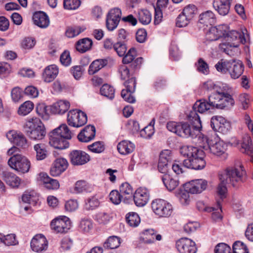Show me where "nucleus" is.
I'll list each match as a JSON object with an SVG mask.
<instances>
[{"instance_id": "0e129e2a", "label": "nucleus", "mask_w": 253, "mask_h": 253, "mask_svg": "<svg viewBox=\"0 0 253 253\" xmlns=\"http://www.w3.org/2000/svg\"><path fill=\"white\" fill-rule=\"evenodd\" d=\"M93 225L91 220L83 219L81 221L80 228L84 232H88L92 228Z\"/></svg>"}, {"instance_id": "4d7b16f0", "label": "nucleus", "mask_w": 253, "mask_h": 253, "mask_svg": "<svg viewBox=\"0 0 253 253\" xmlns=\"http://www.w3.org/2000/svg\"><path fill=\"white\" fill-rule=\"evenodd\" d=\"M96 219L99 223L106 224L109 222L111 216L108 213L101 211L96 214Z\"/></svg>"}, {"instance_id": "c85d7f7f", "label": "nucleus", "mask_w": 253, "mask_h": 253, "mask_svg": "<svg viewBox=\"0 0 253 253\" xmlns=\"http://www.w3.org/2000/svg\"><path fill=\"white\" fill-rule=\"evenodd\" d=\"M39 180L42 182L44 187L48 189L55 190L59 187V182L50 178L46 173L41 172L39 174Z\"/></svg>"}, {"instance_id": "3c124183", "label": "nucleus", "mask_w": 253, "mask_h": 253, "mask_svg": "<svg viewBox=\"0 0 253 253\" xmlns=\"http://www.w3.org/2000/svg\"><path fill=\"white\" fill-rule=\"evenodd\" d=\"M109 199L114 204L118 205L122 200L124 201V196L117 190H112L109 194Z\"/></svg>"}, {"instance_id": "cd10ccee", "label": "nucleus", "mask_w": 253, "mask_h": 253, "mask_svg": "<svg viewBox=\"0 0 253 253\" xmlns=\"http://www.w3.org/2000/svg\"><path fill=\"white\" fill-rule=\"evenodd\" d=\"M34 23L41 28H45L49 25V19L47 15L42 11L35 12L33 16Z\"/></svg>"}, {"instance_id": "9d476101", "label": "nucleus", "mask_w": 253, "mask_h": 253, "mask_svg": "<svg viewBox=\"0 0 253 253\" xmlns=\"http://www.w3.org/2000/svg\"><path fill=\"white\" fill-rule=\"evenodd\" d=\"M87 122V116L83 111L75 109L70 110L67 115V123L71 126L80 127Z\"/></svg>"}, {"instance_id": "de8ad7c7", "label": "nucleus", "mask_w": 253, "mask_h": 253, "mask_svg": "<svg viewBox=\"0 0 253 253\" xmlns=\"http://www.w3.org/2000/svg\"><path fill=\"white\" fill-rule=\"evenodd\" d=\"M232 253H249L247 246L242 242L236 241L232 246Z\"/></svg>"}, {"instance_id": "6e6d98bb", "label": "nucleus", "mask_w": 253, "mask_h": 253, "mask_svg": "<svg viewBox=\"0 0 253 253\" xmlns=\"http://www.w3.org/2000/svg\"><path fill=\"white\" fill-rule=\"evenodd\" d=\"M114 49L119 56H123L126 53L127 50L126 44L121 42H118L114 44Z\"/></svg>"}, {"instance_id": "680f3d73", "label": "nucleus", "mask_w": 253, "mask_h": 253, "mask_svg": "<svg viewBox=\"0 0 253 253\" xmlns=\"http://www.w3.org/2000/svg\"><path fill=\"white\" fill-rule=\"evenodd\" d=\"M154 133L153 125H149L145 126L140 131L141 137L144 138H149Z\"/></svg>"}, {"instance_id": "72a5a7b5", "label": "nucleus", "mask_w": 253, "mask_h": 253, "mask_svg": "<svg viewBox=\"0 0 253 253\" xmlns=\"http://www.w3.org/2000/svg\"><path fill=\"white\" fill-rule=\"evenodd\" d=\"M3 180L12 187H18L20 183V179L15 174L4 171L2 172Z\"/></svg>"}, {"instance_id": "09e8293b", "label": "nucleus", "mask_w": 253, "mask_h": 253, "mask_svg": "<svg viewBox=\"0 0 253 253\" xmlns=\"http://www.w3.org/2000/svg\"><path fill=\"white\" fill-rule=\"evenodd\" d=\"M34 108V104L30 101H25L19 108L18 113L25 116L29 114Z\"/></svg>"}, {"instance_id": "6e6552de", "label": "nucleus", "mask_w": 253, "mask_h": 253, "mask_svg": "<svg viewBox=\"0 0 253 253\" xmlns=\"http://www.w3.org/2000/svg\"><path fill=\"white\" fill-rule=\"evenodd\" d=\"M8 164L12 169L23 173L28 172L31 167L29 160L18 154L11 157L8 161Z\"/></svg>"}, {"instance_id": "5701e85b", "label": "nucleus", "mask_w": 253, "mask_h": 253, "mask_svg": "<svg viewBox=\"0 0 253 253\" xmlns=\"http://www.w3.org/2000/svg\"><path fill=\"white\" fill-rule=\"evenodd\" d=\"M149 193L145 188H138L133 194V200L137 206L142 207L148 202Z\"/></svg>"}, {"instance_id": "8fccbe9b", "label": "nucleus", "mask_w": 253, "mask_h": 253, "mask_svg": "<svg viewBox=\"0 0 253 253\" xmlns=\"http://www.w3.org/2000/svg\"><path fill=\"white\" fill-rule=\"evenodd\" d=\"M182 12L192 20L197 13V8L194 4H189L183 8Z\"/></svg>"}, {"instance_id": "a878e982", "label": "nucleus", "mask_w": 253, "mask_h": 253, "mask_svg": "<svg viewBox=\"0 0 253 253\" xmlns=\"http://www.w3.org/2000/svg\"><path fill=\"white\" fill-rule=\"evenodd\" d=\"M232 0H213V7L219 14L226 15L229 12Z\"/></svg>"}, {"instance_id": "a19ab883", "label": "nucleus", "mask_w": 253, "mask_h": 253, "mask_svg": "<svg viewBox=\"0 0 253 253\" xmlns=\"http://www.w3.org/2000/svg\"><path fill=\"white\" fill-rule=\"evenodd\" d=\"M241 151L243 153L251 155L253 153V146L250 136L246 135L243 137Z\"/></svg>"}, {"instance_id": "13d9d810", "label": "nucleus", "mask_w": 253, "mask_h": 253, "mask_svg": "<svg viewBox=\"0 0 253 253\" xmlns=\"http://www.w3.org/2000/svg\"><path fill=\"white\" fill-rule=\"evenodd\" d=\"M191 20L182 12L176 19V25L178 27H184L188 25Z\"/></svg>"}, {"instance_id": "e2e57ef3", "label": "nucleus", "mask_w": 253, "mask_h": 253, "mask_svg": "<svg viewBox=\"0 0 253 253\" xmlns=\"http://www.w3.org/2000/svg\"><path fill=\"white\" fill-rule=\"evenodd\" d=\"M88 187V186L85 181L79 180L76 183L74 190L76 193H80L87 190Z\"/></svg>"}, {"instance_id": "4468645a", "label": "nucleus", "mask_w": 253, "mask_h": 253, "mask_svg": "<svg viewBox=\"0 0 253 253\" xmlns=\"http://www.w3.org/2000/svg\"><path fill=\"white\" fill-rule=\"evenodd\" d=\"M136 56V49L134 48H131L123 58L122 62L124 64L130 63L129 67L131 71H134L140 68L142 64L143 58L138 57L134 59Z\"/></svg>"}, {"instance_id": "a211bd4d", "label": "nucleus", "mask_w": 253, "mask_h": 253, "mask_svg": "<svg viewBox=\"0 0 253 253\" xmlns=\"http://www.w3.org/2000/svg\"><path fill=\"white\" fill-rule=\"evenodd\" d=\"M30 246L34 252L42 253L47 249L48 241L43 235L37 234L32 238Z\"/></svg>"}, {"instance_id": "774afa93", "label": "nucleus", "mask_w": 253, "mask_h": 253, "mask_svg": "<svg viewBox=\"0 0 253 253\" xmlns=\"http://www.w3.org/2000/svg\"><path fill=\"white\" fill-rule=\"evenodd\" d=\"M61 64L65 66H68L71 64V58L68 51H65L60 56V58Z\"/></svg>"}, {"instance_id": "4be33fe9", "label": "nucleus", "mask_w": 253, "mask_h": 253, "mask_svg": "<svg viewBox=\"0 0 253 253\" xmlns=\"http://www.w3.org/2000/svg\"><path fill=\"white\" fill-rule=\"evenodd\" d=\"M6 137L10 142L20 147L26 148L28 146L26 138L21 133H17L14 130H10L7 133Z\"/></svg>"}, {"instance_id": "4c0bfd02", "label": "nucleus", "mask_w": 253, "mask_h": 253, "mask_svg": "<svg viewBox=\"0 0 253 253\" xmlns=\"http://www.w3.org/2000/svg\"><path fill=\"white\" fill-rule=\"evenodd\" d=\"M92 41L91 39L86 38L79 40L76 43L77 50L81 53H84L91 48Z\"/></svg>"}, {"instance_id": "79ce46f5", "label": "nucleus", "mask_w": 253, "mask_h": 253, "mask_svg": "<svg viewBox=\"0 0 253 253\" xmlns=\"http://www.w3.org/2000/svg\"><path fill=\"white\" fill-rule=\"evenodd\" d=\"M34 149L36 152V158L38 160H42L46 157L47 150L44 144H37L34 145Z\"/></svg>"}, {"instance_id": "f8f14e48", "label": "nucleus", "mask_w": 253, "mask_h": 253, "mask_svg": "<svg viewBox=\"0 0 253 253\" xmlns=\"http://www.w3.org/2000/svg\"><path fill=\"white\" fill-rule=\"evenodd\" d=\"M71 226V221L66 216L57 217L53 219L50 223L51 229L56 233H66Z\"/></svg>"}, {"instance_id": "2f4dec72", "label": "nucleus", "mask_w": 253, "mask_h": 253, "mask_svg": "<svg viewBox=\"0 0 253 253\" xmlns=\"http://www.w3.org/2000/svg\"><path fill=\"white\" fill-rule=\"evenodd\" d=\"M215 16L211 10H207L200 14L199 22L204 26L211 25L215 22Z\"/></svg>"}, {"instance_id": "5fc2aeb1", "label": "nucleus", "mask_w": 253, "mask_h": 253, "mask_svg": "<svg viewBox=\"0 0 253 253\" xmlns=\"http://www.w3.org/2000/svg\"><path fill=\"white\" fill-rule=\"evenodd\" d=\"M80 0H64V7L68 10H75L80 5Z\"/></svg>"}, {"instance_id": "e433bc0d", "label": "nucleus", "mask_w": 253, "mask_h": 253, "mask_svg": "<svg viewBox=\"0 0 253 253\" xmlns=\"http://www.w3.org/2000/svg\"><path fill=\"white\" fill-rule=\"evenodd\" d=\"M202 150L193 146H183L180 149V153L183 156L187 157V159H190L193 158L200 152V151Z\"/></svg>"}, {"instance_id": "c9c22d12", "label": "nucleus", "mask_w": 253, "mask_h": 253, "mask_svg": "<svg viewBox=\"0 0 253 253\" xmlns=\"http://www.w3.org/2000/svg\"><path fill=\"white\" fill-rule=\"evenodd\" d=\"M135 148V145L130 141L123 140L117 146L119 152L122 155H126L132 153Z\"/></svg>"}, {"instance_id": "9b49d317", "label": "nucleus", "mask_w": 253, "mask_h": 253, "mask_svg": "<svg viewBox=\"0 0 253 253\" xmlns=\"http://www.w3.org/2000/svg\"><path fill=\"white\" fill-rule=\"evenodd\" d=\"M207 144L203 146L204 152L207 153H211L215 155H220L223 154L225 148L222 141L215 140L205 137L204 138Z\"/></svg>"}, {"instance_id": "ea45409f", "label": "nucleus", "mask_w": 253, "mask_h": 253, "mask_svg": "<svg viewBox=\"0 0 253 253\" xmlns=\"http://www.w3.org/2000/svg\"><path fill=\"white\" fill-rule=\"evenodd\" d=\"M162 180L166 187L169 191L174 190L179 184L177 179L172 178L169 174H164Z\"/></svg>"}, {"instance_id": "a18cd8bd", "label": "nucleus", "mask_w": 253, "mask_h": 253, "mask_svg": "<svg viewBox=\"0 0 253 253\" xmlns=\"http://www.w3.org/2000/svg\"><path fill=\"white\" fill-rule=\"evenodd\" d=\"M138 20L142 24L147 25L151 21V15L146 9H141L138 12Z\"/></svg>"}, {"instance_id": "7ed1b4c3", "label": "nucleus", "mask_w": 253, "mask_h": 253, "mask_svg": "<svg viewBox=\"0 0 253 253\" xmlns=\"http://www.w3.org/2000/svg\"><path fill=\"white\" fill-rule=\"evenodd\" d=\"M188 118L191 125L188 123H176L170 122L168 123V129L182 137H196L200 133L202 128L201 121L199 116L195 112L189 114Z\"/></svg>"}, {"instance_id": "7c9ffc66", "label": "nucleus", "mask_w": 253, "mask_h": 253, "mask_svg": "<svg viewBox=\"0 0 253 253\" xmlns=\"http://www.w3.org/2000/svg\"><path fill=\"white\" fill-rule=\"evenodd\" d=\"M141 239L145 243L151 244L156 240L160 241L162 236L160 234L156 235L155 230L150 229L145 230L142 233Z\"/></svg>"}, {"instance_id": "f3484780", "label": "nucleus", "mask_w": 253, "mask_h": 253, "mask_svg": "<svg viewBox=\"0 0 253 253\" xmlns=\"http://www.w3.org/2000/svg\"><path fill=\"white\" fill-rule=\"evenodd\" d=\"M69 159L73 165L81 166L90 161V156L83 151L75 150L70 152Z\"/></svg>"}, {"instance_id": "39448f33", "label": "nucleus", "mask_w": 253, "mask_h": 253, "mask_svg": "<svg viewBox=\"0 0 253 253\" xmlns=\"http://www.w3.org/2000/svg\"><path fill=\"white\" fill-rule=\"evenodd\" d=\"M217 71L222 74H229L233 79L239 78L243 74L244 66L240 61L221 59L215 65Z\"/></svg>"}, {"instance_id": "aec40b11", "label": "nucleus", "mask_w": 253, "mask_h": 253, "mask_svg": "<svg viewBox=\"0 0 253 253\" xmlns=\"http://www.w3.org/2000/svg\"><path fill=\"white\" fill-rule=\"evenodd\" d=\"M208 185V182L204 179H195L187 183L184 185V189L190 193H200L205 190Z\"/></svg>"}, {"instance_id": "0eeeda50", "label": "nucleus", "mask_w": 253, "mask_h": 253, "mask_svg": "<svg viewBox=\"0 0 253 253\" xmlns=\"http://www.w3.org/2000/svg\"><path fill=\"white\" fill-rule=\"evenodd\" d=\"M24 129L29 138L34 140L43 139L46 134L44 126L39 118H33L27 122Z\"/></svg>"}, {"instance_id": "20e7f679", "label": "nucleus", "mask_w": 253, "mask_h": 253, "mask_svg": "<svg viewBox=\"0 0 253 253\" xmlns=\"http://www.w3.org/2000/svg\"><path fill=\"white\" fill-rule=\"evenodd\" d=\"M73 135V132L67 125L63 124L50 132L49 143L56 149H65L69 147L68 140L71 139Z\"/></svg>"}, {"instance_id": "603ef678", "label": "nucleus", "mask_w": 253, "mask_h": 253, "mask_svg": "<svg viewBox=\"0 0 253 253\" xmlns=\"http://www.w3.org/2000/svg\"><path fill=\"white\" fill-rule=\"evenodd\" d=\"M100 204L99 201L95 196L87 199L85 203V208L88 210H92L97 208Z\"/></svg>"}, {"instance_id": "6ab92c4d", "label": "nucleus", "mask_w": 253, "mask_h": 253, "mask_svg": "<svg viewBox=\"0 0 253 253\" xmlns=\"http://www.w3.org/2000/svg\"><path fill=\"white\" fill-rule=\"evenodd\" d=\"M126 89H123L121 91L122 98L127 102L133 103L135 101L132 93L135 91L136 86V80L134 78H131L125 83Z\"/></svg>"}, {"instance_id": "b1692460", "label": "nucleus", "mask_w": 253, "mask_h": 253, "mask_svg": "<svg viewBox=\"0 0 253 253\" xmlns=\"http://www.w3.org/2000/svg\"><path fill=\"white\" fill-rule=\"evenodd\" d=\"M170 152L168 150L162 151L160 154L158 164L159 171L164 174H168V167L169 161L170 160Z\"/></svg>"}, {"instance_id": "49530a36", "label": "nucleus", "mask_w": 253, "mask_h": 253, "mask_svg": "<svg viewBox=\"0 0 253 253\" xmlns=\"http://www.w3.org/2000/svg\"><path fill=\"white\" fill-rule=\"evenodd\" d=\"M120 244L119 238L117 236H111L104 243L103 246L105 248L113 249L118 248Z\"/></svg>"}, {"instance_id": "58836bf2", "label": "nucleus", "mask_w": 253, "mask_h": 253, "mask_svg": "<svg viewBox=\"0 0 253 253\" xmlns=\"http://www.w3.org/2000/svg\"><path fill=\"white\" fill-rule=\"evenodd\" d=\"M108 63L106 59H97L92 62L88 70L89 75H93L105 66Z\"/></svg>"}, {"instance_id": "f704fd0d", "label": "nucleus", "mask_w": 253, "mask_h": 253, "mask_svg": "<svg viewBox=\"0 0 253 253\" xmlns=\"http://www.w3.org/2000/svg\"><path fill=\"white\" fill-rule=\"evenodd\" d=\"M120 192L124 196V202L126 204L129 203L133 195V190L131 185L125 182L122 184L120 187Z\"/></svg>"}, {"instance_id": "f257e3e1", "label": "nucleus", "mask_w": 253, "mask_h": 253, "mask_svg": "<svg viewBox=\"0 0 253 253\" xmlns=\"http://www.w3.org/2000/svg\"><path fill=\"white\" fill-rule=\"evenodd\" d=\"M235 104L233 97L229 93L220 91L212 92L208 97V101L205 99L199 100L193 106V110L189 114L195 112L199 116L197 112L203 113L210 109H218L228 110Z\"/></svg>"}, {"instance_id": "bf43d9fd", "label": "nucleus", "mask_w": 253, "mask_h": 253, "mask_svg": "<svg viewBox=\"0 0 253 253\" xmlns=\"http://www.w3.org/2000/svg\"><path fill=\"white\" fill-rule=\"evenodd\" d=\"M88 148L90 151L96 153H100L105 149L103 143L100 141L93 143L91 145H89Z\"/></svg>"}, {"instance_id": "393cba45", "label": "nucleus", "mask_w": 253, "mask_h": 253, "mask_svg": "<svg viewBox=\"0 0 253 253\" xmlns=\"http://www.w3.org/2000/svg\"><path fill=\"white\" fill-rule=\"evenodd\" d=\"M68 163L64 158L56 159L53 164L50 170V174L53 176L59 175L67 168Z\"/></svg>"}, {"instance_id": "37998d69", "label": "nucleus", "mask_w": 253, "mask_h": 253, "mask_svg": "<svg viewBox=\"0 0 253 253\" xmlns=\"http://www.w3.org/2000/svg\"><path fill=\"white\" fill-rule=\"evenodd\" d=\"M127 223L131 227H137L140 222L139 216L136 212H132L127 213L126 215Z\"/></svg>"}, {"instance_id": "bb28decb", "label": "nucleus", "mask_w": 253, "mask_h": 253, "mask_svg": "<svg viewBox=\"0 0 253 253\" xmlns=\"http://www.w3.org/2000/svg\"><path fill=\"white\" fill-rule=\"evenodd\" d=\"M95 135V128L93 126L88 125L78 134L79 141L87 142L92 140Z\"/></svg>"}, {"instance_id": "dca6fc26", "label": "nucleus", "mask_w": 253, "mask_h": 253, "mask_svg": "<svg viewBox=\"0 0 253 253\" xmlns=\"http://www.w3.org/2000/svg\"><path fill=\"white\" fill-rule=\"evenodd\" d=\"M176 248L179 253H196L197 248L195 243L188 238H181L176 241Z\"/></svg>"}, {"instance_id": "69168bd1", "label": "nucleus", "mask_w": 253, "mask_h": 253, "mask_svg": "<svg viewBox=\"0 0 253 253\" xmlns=\"http://www.w3.org/2000/svg\"><path fill=\"white\" fill-rule=\"evenodd\" d=\"M83 31L80 27L69 28L66 31V35L68 38H73L79 35Z\"/></svg>"}, {"instance_id": "f03ea898", "label": "nucleus", "mask_w": 253, "mask_h": 253, "mask_svg": "<svg viewBox=\"0 0 253 253\" xmlns=\"http://www.w3.org/2000/svg\"><path fill=\"white\" fill-rule=\"evenodd\" d=\"M220 181L217 188V193L221 199L225 197L227 189V184L233 187L238 188L247 179V174L243 166L241 164L229 167L218 173Z\"/></svg>"}, {"instance_id": "1a4fd4ad", "label": "nucleus", "mask_w": 253, "mask_h": 253, "mask_svg": "<svg viewBox=\"0 0 253 253\" xmlns=\"http://www.w3.org/2000/svg\"><path fill=\"white\" fill-rule=\"evenodd\" d=\"M153 211L160 217L170 216L173 211L172 205L162 199H156L151 204Z\"/></svg>"}, {"instance_id": "2eb2a0df", "label": "nucleus", "mask_w": 253, "mask_h": 253, "mask_svg": "<svg viewBox=\"0 0 253 253\" xmlns=\"http://www.w3.org/2000/svg\"><path fill=\"white\" fill-rule=\"evenodd\" d=\"M211 126L215 131L226 134L230 129V124L221 116L212 117L211 120Z\"/></svg>"}, {"instance_id": "423d86ee", "label": "nucleus", "mask_w": 253, "mask_h": 253, "mask_svg": "<svg viewBox=\"0 0 253 253\" xmlns=\"http://www.w3.org/2000/svg\"><path fill=\"white\" fill-rule=\"evenodd\" d=\"M249 35L244 31H230L228 28V32L225 34L224 37L227 42L220 43L219 45V48L221 50L228 54V47H237L240 43L245 44L249 39Z\"/></svg>"}, {"instance_id": "052dcab7", "label": "nucleus", "mask_w": 253, "mask_h": 253, "mask_svg": "<svg viewBox=\"0 0 253 253\" xmlns=\"http://www.w3.org/2000/svg\"><path fill=\"white\" fill-rule=\"evenodd\" d=\"M214 253H232L231 248L226 244L221 243L215 247Z\"/></svg>"}, {"instance_id": "412c9836", "label": "nucleus", "mask_w": 253, "mask_h": 253, "mask_svg": "<svg viewBox=\"0 0 253 253\" xmlns=\"http://www.w3.org/2000/svg\"><path fill=\"white\" fill-rule=\"evenodd\" d=\"M228 30V26L225 24L211 27L207 34V38L211 41H216L221 37L224 38Z\"/></svg>"}, {"instance_id": "c03bdc74", "label": "nucleus", "mask_w": 253, "mask_h": 253, "mask_svg": "<svg viewBox=\"0 0 253 253\" xmlns=\"http://www.w3.org/2000/svg\"><path fill=\"white\" fill-rule=\"evenodd\" d=\"M100 93L110 99H113L115 96V89L108 84H103L100 89Z\"/></svg>"}, {"instance_id": "c756f323", "label": "nucleus", "mask_w": 253, "mask_h": 253, "mask_svg": "<svg viewBox=\"0 0 253 253\" xmlns=\"http://www.w3.org/2000/svg\"><path fill=\"white\" fill-rule=\"evenodd\" d=\"M58 74V68L55 65L46 67L42 73V78L44 82L50 83L53 81Z\"/></svg>"}, {"instance_id": "ddd939ff", "label": "nucleus", "mask_w": 253, "mask_h": 253, "mask_svg": "<svg viewBox=\"0 0 253 253\" xmlns=\"http://www.w3.org/2000/svg\"><path fill=\"white\" fill-rule=\"evenodd\" d=\"M205 152L200 151V152L190 159H185L183 161V165L185 168L193 169L195 170L201 169L205 168L206 162L204 160Z\"/></svg>"}, {"instance_id": "473e14b6", "label": "nucleus", "mask_w": 253, "mask_h": 253, "mask_svg": "<svg viewBox=\"0 0 253 253\" xmlns=\"http://www.w3.org/2000/svg\"><path fill=\"white\" fill-rule=\"evenodd\" d=\"M70 104L66 100H60L51 107V112L55 114H63L69 109Z\"/></svg>"}, {"instance_id": "338daca9", "label": "nucleus", "mask_w": 253, "mask_h": 253, "mask_svg": "<svg viewBox=\"0 0 253 253\" xmlns=\"http://www.w3.org/2000/svg\"><path fill=\"white\" fill-rule=\"evenodd\" d=\"M12 99L14 102H18L22 97V90L18 87L13 88L11 92Z\"/></svg>"}, {"instance_id": "864d4df0", "label": "nucleus", "mask_w": 253, "mask_h": 253, "mask_svg": "<svg viewBox=\"0 0 253 253\" xmlns=\"http://www.w3.org/2000/svg\"><path fill=\"white\" fill-rule=\"evenodd\" d=\"M197 70L204 74L207 75L209 73L208 64L202 58H200L196 64Z\"/></svg>"}]
</instances>
